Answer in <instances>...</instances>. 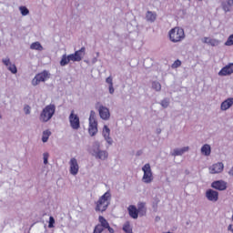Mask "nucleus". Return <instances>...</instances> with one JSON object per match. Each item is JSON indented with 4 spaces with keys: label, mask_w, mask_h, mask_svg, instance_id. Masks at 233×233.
<instances>
[{
    "label": "nucleus",
    "mask_w": 233,
    "mask_h": 233,
    "mask_svg": "<svg viewBox=\"0 0 233 233\" xmlns=\"http://www.w3.org/2000/svg\"><path fill=\"white\" fill-rule=\"evenodd\" d=\"M111 200L112 194L110 193V190H108L104 195H102L96 202V212H105L106 208H108Z\"/></svg>",
    "instance_id": "obj_3"
},
{
    "label": "nucleus",
    "mask_w": 233,
    "mask_h": 233,
    "mask_svg": "<svg viewBox=\"0 0 233 233\" xmlns=\"http://www.w3.org/2000/svg\"><path fill=\"white\" fill-rule=\"evenodd\" d=\"M206 198L208 201H211L212 203H216V201L219 199V192L214 189H208L206 191Z\"/></svg>",
    "instance_id": "obj_15"
},
{
    "label": "nucleus",
    "mask_w": 233,
    "mask_h": 233,
    "mask_svg": "<svg viewBox=\"0 0 233 233\" xmlns=\"http://www.w3.org/2000/svg\"><path fill=\"white\" fill-rule=\"evenodd\" d=\"M128 214L132 219H137L139 218V213L137 212V208L134 205H130L127 208Z\"/></svg>",
    "instance_id": "obj_20"
},
{
    "label": "nucleus",
    "mask_w": 233,
    "mask_h": 233,
    "mask_svg": "<svg viewBox=\"0 0 233 233\" xmlns=\"http://www.w3.org/2000/svg\"><path fill=\"white\" fill-rule=\"evenodd\" d=\"M48 157H50V155L48 152H45L43 154L44 165H48Z\"/></svg>",
    "instance_id": "obj_36"
},
{
    "label": "nucleus",
    "mask_w": 233,
    "mask_h": 233,
    "mask_svg": "<svg viewBox=\"0 0 233 233\" xmlns=\"http://www.w3.org/2000/svg\"><path fill=\"white\" fill-rule=\"evenodd\" d=\"M19 11L21 13V15L26 16L28 14H30V10L27 9L26 6L22 5L19 7Z\"/></svg>",
    "instance_id": "obj_30"
},
{
    "label": "nucleus",
    "mask_w": 233,
    "mask_h": 233,
    "mask_svg": "<svg viewBox=\"0 0 233 233\" xmlns=\"http://www.w3.org/2000/svg\"><path fill=\"white\" fill-rule=\"evenodd\" d=\"M88 132L92 137L97 134V119L96 118V111L93 110L90 111Z\"/></svg>",
    "instance_id": "obj_9"
},
{
    "label": "nucleus",
    "mask_w": 233,
    "mask_h": 233,
    "mask_svg": "<svg viewBox=\"0 0 233 233\" xmlns=\"http://www.w3.org/2000/svg\"><path fill=\"white\" fill-rule=\"evenodd\" d=\"M88 153L93 156V157L96 159H100V161H106L108 159V151L101 149V143L99 141H95L88 148Z\"/></svg>",
    "instance_id": "obj_2"
},
{
    "label": "nucleus",
    "mask_w": 233,
    "mask_h": 233,
    "mask_svg": "<svg viewBox=\"0 0 233 233\" xmlns=\"http://www.w3.org/2000/svg\"><path fill=\"white\" fill-rule=\"evenodd\" d=\"M179 66H181V61L179 60H177L172 64V68H177Z\"/></svg>",
    "instance_id": "obj_38"
},
{
    "label": "nucleus",
    "mask_w": 233,
    "mask_h": 233,
    "mask_svg": "<svg viewBox=\"0 0 233 233\" xmlns=\"http://www.w3.org/2000/svg\"><path fill=\"white\" fill-rule=\"evenodd\" d=\"M225 168V165L222 162L213 164L208 167L209 174H221Z\"/></svg>",
    "instance_id": "obj_14"
},
{
    "label": "nucleus",
    "mask_w": 233,
    "mask_h": 233,
    "mask_svg": "<svg viewBox=\"0 0 233 233\" xmlns=\"http://www.w3.org/2000/svg\"><path fill=\"white\" fill-rule=\"evenodd\" d=\"M98 114L103 121H108V119H110V109L103 105H99Z\"/></svg>",
    "instance_id": "obj_13"
},
{
    "label": "nucleus",
    "mask_w": 233,
    "mask_h": 233,
    "mask_svg": "<svg viewBox=\"0 0 233 233\" xmlns=\"http://www.w3.org/2000/svg\"><path fill=\"white\" fill-rule=\"evenodd\" d=\"M102 136L107 145L112 146L114 144V140L110 137V127L108 126H104L102 129Z\"/></svg>",
    "instance_id": "obj_16"
},
{
    "label": "nucleus",
    "mask_w": 233,
    "mask_h": 233,
    "mask_svg": "<svg viewBox=\"0 0 233 233\" xmlns=\"http://www.w3.org/2000/svg\"><path fill=\"white\" fill-rule=\"evenodd\" d=\"M96 230H100L103 232L104 230H107L109 233H115L116 231L110 227V223H108V220L105 218L103 216L98 217V224L95 227Z\"/></svg>",
    "instance_id": "obj_8"
},
{
    "label": "nucleus",
    "mask_w": 233,
    "mask_h": 233,
    "mask_svg": "<svg viewBox=\"0 0 233 233\" xmlns=\"http://www.w3.org/2000/svg\"><path fill=\"white\" fill-rule=\"evenodd\" d=\"M50 79V72L44 70L35 76L32 79L31 84L33 86H37V85H41V83H45Z\"/></svg>",
    "instance_id": "obj_6"
},
{
    "label": "nucleus",
    "mask_w": 233,
    "mask_h": 233,
    "mask_svg": "<svg viewBox=\"0 0 233 233\" xmlns=\"http://www.w3.org/2000/svg\"><path fill=\"white\" fill-rule=\"evenodd\" d=\"M142 171L144 172L142 177L143 183H146L147 185L152 183V181H154V175L152 174V167H150V164H145L142 167Z\"/></svg>",
    "instance_id": "obj_7"
},
{
    "label": "nucleus",
    "mask_w": 233,
    "mask_h": 233,
    "mask_svg": "<svg viewBox=\"0 0 233 233\" xmlns=\"http://www.w3.org/2000/svg\"><path fill=\"white\" fill-rule=\"evenodd\" d=\"M24 113L25 114V116H30V114H32V107L29 105H25Z\"/></svg>",
    "instance_id": "obj_32"
},
{
    "label": "nucleus",
    "mask_w": 233,
    "mask_h": 233,
    "mask_svg": "<svg viewBox=\"0 0 233 233\" xmlns=\"http://www.w3.org/2000/svg\"><path fill=\"white\" fill-rule=\"evenodd\" d=\"M0 119H3V115H1V113H0Z\"/></svg>",
    "instance_id": "obj_44"
},
{
    "label": "nucleus",
    "mask_w": 233,
    "mask_h": 233,
    "mask_svg": "<svg viewBox=\"0 0 233 233\" xmlns=\"http://www.w3.org/2000/svg\"><path fill=\"white\" fill-rule=\"evenodd\" d=\"M93 63H97V58H94Z\"/></svg>",
    "instance_id": "obj_43"
},
{
    "label": "nucleus",
    "mask_w": 233,
    "mask_h": 233,
    "mask_svg": "<svg viewBox=\"0 0 233 233\" xmlns=\"http://www.w3.org/2000/svg\"><path fill=\"white\" fill-rule=\"evenodd\" d=\"M52 132H50V130H46L43 132L42 135V141L43 143H46L48 141V138L50 137Z\"/></svg>",
    "instance_id": "obj_28"
},
{
    "label": "nucleus",
    "mask_w": 233,
    "mask_h": 233,
    "mask_svg": "<svg viewBox=\"0 0 233 233\" xmlns=\"http://www.w3.org/2000/svg\"><path fill=\"white\" fill-rule=\"evenodd\" d=\"M168 36L171 43H181L186 37L185 29L181 27H174L168 32Z\"/></svg>",
    "instance_id": "obj_5"
},
{
    "label": "nucleus",
    "mask_w": 233,
    "mask_h": 233,
    "mask_svg": "<svg viewBox=\"0 0 233 233\" xmlns=\"http://www.w3.org/2000/svg\"><path fill=\"white\" fill-rule=\"evenodd\" d=\"M109 94L113 95L114 92H116V89H114V85L108 86Z\"/></svg>",
    "instance_id": "obj_40"
},
{
    "label": "nucleus",
    "mask_w": 233,
    "mask_h": 233,
    "mask_svg": "<svg viewBox=\"0 0 233 233\" xmlns=\"http://www.w3.org/2000/svg\"><path fill=\"white\" fill-rule=\"evenodd\" d=\"M232 74H233V63L227 65L218 72V76H230Z\"/></svg>",
    "instance_id": "obj_18"
},
{
    "label": "nucleus",
    "mask_w": 233,
    "mask_h": 233,
    "mask_svg": "<svg viewBox=\"0 0 233 233\" xmlns=\"http://www.w3.org/2000/svg\"><path fill=\"white\" fill-rule=\"evenodd\" d=\"M233 2L232 0H226L222 2V8L224 12H230V8H232Z\"/></svg>",
    "instance_id": "obj_25"
},
{
    "label": "nucleus",
    "mask_w": 233,
    "mask_h": 233,
    "mask_svg": "<svg viewBox=\"0 0 233 233\" xmlns=\"http://www.w3.org/2000/svg\"><path fill=\"white\" fill-rule=\"evenodd\" d=\"M200 152L202 156H205L206 157H208L210 154H212V147L208 144H205L202 146Z\"/></svg>",
    "instance_id": "obj_22"
},
{
    "label": "nucleus",
    "mask_w": 233,
    "mask_h": 233,
    "mask_svg": "<svg viewBox=\"0 0 233 233\" xmlns=\"http://www.w3.org/2000/svg\"><path fill=\"white\" fill-rule=\"evenodd\" d=\"M137 210L138 212V216H145V214H147V208L145 202L138 203Z\"/></svg>",
    "instance_id": "obj_23"
},
{
    "label": "nucleus",
    "mask_w": 233,
    "mask_h": 233,
    "mask_svg": "<svg viewBox=\"0 0 233 233\" xmlns=\"http://www.w3.org/2000/svg\"><path fill=\"white\" fill-rule=\"evenodd\" d=\"M93 233H103V231H100L99 229L94 228Z\"/></svg>",
    "instance_id": "obj_42"
},
{
    "label": "nucleus",
    "mask_w": 233,
    "mask_h": 233,
    "mask_svg": "<svg viewBox=\"0 0 233 233\" xmlns=\"http://www.w3.org/2000/svg\"><path fill=\"white\" fill-rule=\"evenodd\" d=\"M211 187L215 188V190H227V182L224 180H216L212 182Z\"/></svg>",
    "instance_id": "obj_17"
},
{
    "label": "nucleus",
    "mask_w": 233,
    "mask_h": 233,
    "mask_svg": "<svg viewBox=\"0 0 233 233\" xmlns=\"http://www.w3.org/2000/svg\"><path fill=\"white\" fill-rule=\"evenodd\" d=\"M232 106L233 97H229L220 104V110H222V112H227V110H228V108H231Z\"/></svg>",
    "instance_id": "obj_19"
},
{
    "label": "nucleus",
    "mask_w": 233,
    "mask_h": 233,
    "mask_svg": "<svg viewBox=\"0 0 233 233\" xmlns=\"http://www.w3.org/2000/svg\"><path fill=\"white\" fill-rule=\"evenodd\" d=\"M69 165V173L71 176H77L79 174V161L77 158L71 157L68 162Z\"/></svg>",
    "instance_id": "obj_11"
},
{
    "label": "nucleus",
    "mask_w": 233,
    "mask_h": 233,
    "mask_svg": "<svg viewBox=\"0 0 233 233\" xmlns=\"http://www.w3.org/2000/svg\"><path fill=\"white\" fill-rule=\"evenodd\" d=\"M56 104H48L40 112L39 121L40 123H48L52 120V117L56 116Z\"/></svg>",
    "instance_id": "obj_4"
},
{
    "label": "nucleus",
    "mask_w": 233,
    "mask_h": 233,
    "mask_svg": "<svg viewBox=\"0 0 233 233\" xmlns=\"http://www.w3.org/2000/svg\"><path fill=\"white\" fill-rule=\"evenodd\" d=\"M85 52L86 48L81 47L79 50L76 51L74 54L63 55L60 60V66H66L72 61L73 63H79L85 57Z\"/></svg>",
    "instance_id": "obj_1"
},
{
    "label": "nucleus",
    "mask_w": 233,
    "mask_h": 233,
    "mask_svg": "<svg viewBox=\"0 0 233 233\" xmlns=\"http://www.w3.org/2000/svg\"><path fill=\"white\" fill-rule=\"evenodd\" d=\"M232 1V3H233V0H231Z\"/></svg>",
    "instance_id": "obj_45"
},
{
    "label": "nucleus",
    "mask_w": 233,
    "mask_h": 233,
    "mask_svg": "<svg viewBox=\"0 0 233 233\" xmlns=\"http://www.w3.org/2000/svg\"><path fill=\"white\" fill-rule=\"evenodd\" d=\"M228 230L231 233H233V225L230 224L228 227Z\"/></svg>",
    "instance_id": "obj_41"
},
{
    "label": "nucleus",
    "mask_w": 233,
    "mask_h": 233,
    "mask_svg": "<svg viewBox=\"0 0 233 233\" xmlns=\"http://www.w3.org/2000/svg\"><path fill=\"white\" fill-rule=\"evenodd\" d=\"M160 105L163 108H168V105H170V99L168 98H164L161 102Z\"/></svg>",
    "instance_id": "obj_31"
},
{
    "label": "nucleus",
    "mask_w": 233,
    "mask_h": 233,
    "mask_svg": "<svg viewBox=\"0 0 233 233\" xmlns=\"http://www.w3.org/2000/svg\"><path fill=\"white\" fill-rule=\"evenodd\" d=\"M69 123L73 130H79V128L81 127V122L79 121V116L75 113L74 110H72L69 115Z\"/></svg>",
    "instance_id": "obj_10"
},
{
    "label": "nucleus",
    "mask_w": 233,
    "mask_h": 233,
    "mask_svg": "<svg viewBox=\"0 0 233 233\" xmlns=\"http://www.w3.org/2000/svg\"><path fill=\"white\" fill-rule=\"evenodd\" d=\"M157 17V15H156V13H154L152 11H147L146 14V20L148 23H154V21H156Z\"/></svg>",
    "instance_id": "obj_24"
},
{
    "label": "nucleus",
    "mask_w": 233,
    "mask_h": 233,
    "mask_svg": "<svg viewBox=\"0 0 233 233\" xmlns=\"http://www.w3.org/2000/svg\"><path fill=\"white\" fill-rule=\"evenodd\" d=\"M2 63L11 74H17V66H15V64L12 63L10 57L6 56L2 58Z\"/></svg>",
    "instance_id": "obj_12"
},
{
    "label": "nucleus",
    "mask_w": 233,
    "mask_h": 233,
    "mask_svg": "<svg viewBox=\"0 0 233 233\" xmlns=\"http://www.w3.org/2000/svg\"><path fill=\"white\" fill-rule=\"evenodd\" d=\"M210 37H204L202 38V43H205L206 45H210Z\"/></svg>",
    "instance_id": "obj_39"
},
{
    "label": "nucleus",
    "mask_w": 233,
    "mask_h": 233,
    "mask_svg": "<svg viewBox=\"0 0 233 233\" xmlns=\"http://www.w3.org/2000/svg\"><path fill=\"white\" fill-rule=\"evenodd\" d=\"M122 229L126 232V233H132L133 232V228H132V225L130 224V221H126L123 225Z\"/></svg>",
    "instance_id": "obj_27"
},
{
    "label": "nucleus",
    "mask_w": 233,
    "mask_h": 233,
    "mask_svg": "<svg viewBox=\"0 0 233 233\" xmlns=\"http://www.w3.org/2000/svg\"><path fill=\"white\" fill-rule=\"evenodd\" d=\"M221 43V41L216 39V38H210L209 45L211 46H218V45Z\"/></svg>",
    "instance_id": "obj_33"
},
{
    "label": "nucleus",
    "mask_w": 233,
    "mask_h": 233,
    "mask_svg": "<svg viewBox=\"0 0 233 233\" xmlns=\"http://www.w3.org/2000/svg\"><path fill=\"white\" fill-rule=\"evenodd\" d=\"M56 224V219L54 217H49L48 228H54V225Z\"/></svg>",
    "instance_id": "obj_35"
},
{
    "label": "nucleus",
    "mask_w": 233,
    "mask_h": 233,
    "mask_svg": "<svg viewBox=\"0 0 233 233\" xmlns=\"http://www.w3.org/2000/svg\"><path fill=\"white\" fill-rule=\"evenodd\" d=\"M153 90H156V92H161V84L157 81L152 82L151 85Z\"/></svg>",
    "instance_id": "obj_29"
},
{
    "label": "nucleus",
    "mask_w": 233,
    "mask_h": 233,
    "mask_svg": "<svg viewBox=\"0 0 233 233\" xmlns=\"http://www.w3.org/2000/svg\"><path fill=\"white\" fill-rule=\"evenodd\" d=\"M106 83L108 85V86L114 85V78H112V76H108L106 79Z\"/></svg>",
    "instance_id": "obj_37"
},
{
    "label": "nucleus",
    "mask_w": 233,
    "mask_h": 233,
    "mask_svg": "<svg viewBox=\"0 0 233 233\" xmlns=\"http://www.w3.org/2000/svg\"><path fill=\"white\" fill-rule=\"evenodd\" d=\"M226 46H233V35H229L228 40L225 42Z\"/></svg>",
    "instance_id": "obj_34"
},
{
    "label": "nucleus",
    "mask_w": 233,
    "mask_h": 233,
    "mask_svg": "<svg viewBox=\"0 0 233 233\" xmlns=\"http://www.w3.org/2000/svg\"><path fill=\"white\" fill-rule=\"evenodd\" d=\"M30 49L31 50H37V52H43V50H44L43 46L39 42L32 43L30 45Z\"/></svg>",
    "instance_id": "obj_26"
},
{
    "label": "nucleus",
    "mask_w": 233,
    "mask_h": 233,
    "mask_svg": "<svg viewBox=\"0 0 233 233\" xmlns=\"http://www.w3.org/2000/svg\"><path fill=\"white\" fill-rule=\"evenodd\" d=\"M188 150H190V147H184L181 148H175L171 152V156H174L175 157L177 156H183V154H185L186 152H188Z\"/></svg>",
    "instance_id": "obj_21"
}]
</instances>
